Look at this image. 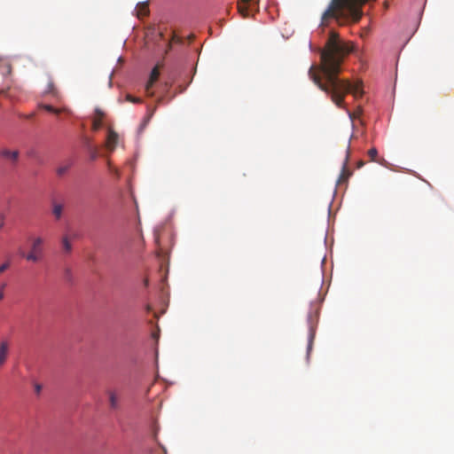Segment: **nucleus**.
<instances>
[{
	"instance_id": "f03ea898",
	"label": "nucleus",
	"mask_w": 454,
	"mask_h": 454,
	"mask_svg": "<svg viewBox=\"0 0 454 454\" xmlns=\"http://www.w3.org/2000/svg\"><path fill=\"white\" fill-rule=\"evenodd\" d=\"M44 239L42 237H35L31 239L30 251L27 254H23L27 261L37 262L42 260L43 255Z\"/></svg>"
},
{
	"instance_id": "412c9836",
	"label": "nucleus",
	"mask_w": 454,
	"mask_h": 454,
	"mask_svg": "<svg viewBox=\"0 0 454 454\" xmlns=\"http://www.w3.org/2000/svg\"><path fill=\"white\" fill-rule=\"evenodd\" d=\"M6 283H2L0 285V301H2L4 298V288L6 287Z\"/></svg>"
},
{
	"instance_id": "5701e85b",
	"label": "nucleus",
	"mask_w": 454,
	"mask_h": 454,
	"mask_svg": "<svg viewBox=\"0 0 454 454\" xmlns=\"http://www.w3.org/2000/svg\"><path fill=\"white\" fill-rule=\"evenodd\" d=\"M313 339H314V333L311 331L310 334H309V339L308 352H309L310 349L312 348Z\"/></svg>"
},
{
	"instance_id": "0eeeda50",
	"label": "nucleus",
	"mask_w": 454,
	"mask_h": 454,
	"mask_svg": "<svg viewBox=\"0 0 454 454\" xmlns=\"http://www.w3.org/2000/svg\"><path fill=\"white\" fill-rule=\"evenodd\" d=\"M20 153L17 150L12 151L7 148L0 150V157L10 160L12 163H16L19 159Z\"/></svg>"
},
{
	"instance_id": "9d476101",
	"label": "nucleus",
	"mask_w": 454,
	"mask_h": 454,
	"mask_svg": "<svg viewBox=\"0 0 454 454\" xmlns=\"http://www.w3.org/2000/svg\"><path fill=\"white\" fill-rule=\"evenodd\" d=\"M46 94H51L52 97L56 98H59V92L57 87L55 86L54 81L51 75L48 77L47 88L45 90Z\"/></svg>"
},
{
	"instance_id": "f3484780",
	"label": "nucleus",
	"mask_w": 454,
	"mask_h": 454,
	"mask_svg": "<svg viewBox=\"0 0 454 454\" xmlns=\"http://www.w3.org/2000/svg\"><path fill=\"white\" fill-rule=\"evenodd\" d=\"M126 100L131 103L138 104L142 102V99L140 98L133 97L130 94L126 95Z\"/></svg>"
},
{
	"instance_id": "423d86ee",
	"label": "nucleus",
	"mask_w": 454,
	"mask_h": 454,
	"mask_svg": "<svg viewBox=\"0 0 454 454\" xmlns=\"http://www.w3.org/2000/svg\"><path fill=\"white\" fill-rule=\"evenodd\" d=\"M348 157H349V146H348V150H347V155H346V160H345V162L343 164V167H342V170H341V173L340 175V177L338 179V184H340L342 183H346L348 179V177L352 175V172L348 169Z\"/></svg>"
},
{
	"instance_id": "20e7f679",
	"label": "nucleus",
	"mask_w": 454,
	"mask_h": 454,
	"mask_svg": "<svg viewBox=\"0 0 454 454\" xmlns=\"http://www.w3.org/2000/svg\"><path fill=\"white\" fill-rule=\"evenodd\" d=\"M160 76V65H157L154 67L150 74L149 80L147 83L145 84V91L149 96H153V93L151 92V90L154 83L157 82Z\"/></svg>"
},
{
	"instance_id": "b1692460",
	"label": "nucleus",
	"mask_w": 454,
	"mask_h": 454,
	"mask_svg": "<svg viewBox=\"0 0 454 454\" xmlns=\"http://www.w3.org/2000/svg\"><path fill=\"white\" fill-rule=\"evenodd\" d=\"M34 387H35V392L37 395H39V394L41 393V391H42V385H40V384L36 383V384H35V386H34Z\"/></svg>"
},
{
	"instance_id": "dca6fc26",
	"label": "nucleus",
	"mask_w": 454,
	"mask_h": 454,
	"mask_svg": "<svg viewBox=\"0 0 454 454\" xmlns=\"http://www.w3.org/2000/svg\"><path fill=\"white\" fill-rule=\"evenodd\" d=\"M251 4H244L242 2L238 4V10L240 15H242L244 18L249 17V6Z\"/></svg>"
},
{
	"instance_id": "c85d7f7f",
	"label": "nucleus",
	"mask_w": 454,
	"mask_h": 454,
	"mask_svg": "<svg viewBox=\"0 0 454 454\" xmlns=\"http://www.w3.org/2000/svg\"><path fill=\"white\" fill-rule=\"evenodd\" d=\"M3 225H4V223H1V224H0V228H2V227H3Z\"/></svg>"
},
{
	"instance_id": "2eb2a0df",
	"label": "nucleus",
	"mask_w": 454,
	"mask_h": 454,
	"mask_svg": "<svg viewBox=\"0 0 454 454\" xmlns=\"http://www.w3.org/2000/svg\"><path fill=\"white\" fill-rule=\"evenodd\" d=\"M62 249L65 254H70L72 251V245L69 237L65 235L61 239Z\"/></svg>"
},
{
	"instance_id": "6e6552de",
	"label": "nucleus",
	"mask_w": 454,
	"mask_h": 454,
	"mask_svg": "<svg viewBox=\"0 0 454 454\" xmlns=\"http://www.w3.org/2000/svg\"><path fill=\"white\" fill-rule=\"evenodd\" d=\"M118 143V134L112 129H108V134L106 140V146L108 150L114 151Z\"/></svg>"
},
{
	"instance_id": "bb28decb",
	"label": "nucleus",
	"mask_w": 454,
	"mask_h": 454,
	"mask_svg": "<svg viewBox=\"0 0 454 454\" xmlns=\"http://www.w3.org/2000/svg\"><path fill=\"white\" fill-rule=\"evenodd\" d=\"M160 35L161 38H163V34L161 32L160 33Z\"/></svg>"
},
{
	"instance_id": "393cba45",
	"label": "nucleus",
	"mask_w": 454,
	"mask_h": 454,
	"mask_svg": "<svg viewBox=\"0 0 454 454\" xmlns=\"http://www.w3.org/2000/svg\"><path fill=\"white\" fill-rule=\"evenodd\" d=\"M240 2H242L244 4H252L254 0H240Z\"/></svg>"
},
{
	"instance_id": "f257e3e1",
	"label": "nucleus",
	"mask_w": 454,
	"mask_h": 454,
	"mask_svg": "<svg viewBox=\"0 0 454 454\" xmlns=\"http://www.w3.org/2000/svg\"><path fill=\"white\" fill-rule=\"evenodd\" d=\"M351 51L352 46L340 40L335 31H331L325 47L320 49V64L312 65L309 70L313 82L342 109H345L344 98L348 93H352L356 98L364 94L360 81L352 83L348 79L339 77L344 59Z\"/></svg>"
},
{
	"instance_id": "f8f14e48",
	"label": "nucleus",
	"mask_w": 454,
	"mask_h": 454,
	"mask_svg": "<svg viewBox=\"0 0 454 454\" xmlns=\"http://www.w3.org/2000/svg\"><path fill=\"white\" fill-rule=\"evenodd\" d=\"M73 160H68L61 163L56 169V173L59 176H63L72 167Z\"/></svg>"
},
{
	"instance_id": "4468645a",
	"label": "nucleus",
	"mask_w": 454,
	"mask_h": 454,
	"mask_svg": "<svg viewBox=\"0 0 454 454\" xmlns=\"http://www.w3.org/2000/svg\"><path fill=\"white\" fill-rule=\"evenodd\" d=\"M39 107L46 110L49 113H53L55 114H59L60 113H64L67 111L65 108H56V107L52 106L51 105H47V104H41V105H39Z\"/></svg>"
},
{
	"instance_id": "6ab92c4d",
	"label": "nucleus",
	"mask_w": 454,
	"mask_h": 454,
	"mask_svg": "<svg viewBox=\"0 0 454 454\" xmlns=\"http://www.w3.org/2000/svg\"><path fill=\"white\" fill-rule=\"evenodd\" d=\"M11 262L9 261L4 262L0 265V274L4 272L6 270L10 268Z\"/></svg>"
},
{
	"instance_id": "a211bd4d",
	"label": "nucleus",
	"mask_w": 454,
	"mask_h": 454,
	"mask_svg": "<svg viewBox=\"0 0 454 454\" xmlns=\"http://www.w3.org/2000/svg\"><path fill=\"white\" fill-rule=\"evenodd\" d=\"M377 155H378V151L376 148L373 147L368 151V156L370 157L371 160L375 161Z\"/></svg>"
},
{
	"instance_id": "cd10ccee",
	"label": "nucleus",
	"mask_w": 454,
	"mask_h": 454,
	"mask_svg": "<svg viewBox=\"0 0 454 454\" xmlns=\"http://www.w3.org/2000/svg\"><path fill=\"white\" fill-rule=\"evenodd\" d=\"M135 204H136V207H138V205L137 204V202H136V201H135ZM137 209H138V208H137Z\"/></svg>"
},
{
	"instance_id": "a878e982",
	"label": "nucleus",
	"mask_w": 454,
	"mask_h": 454,
	"mask_svg": "<svg viewBox=\"0 0 454 454\" xmlns=\"http://www.w3.org/2000/svg\"><path fill=\"white\" fill-rule=\"evenodd\" d=\"M113 171H114L116 175H118V170H117L116 168L113 169Z\"/></svg>"
},
{
	"instance_id": "39448f33",
	"label": "nucleus",
	"mask_w": 454,
	"mask_h": 454,
	"mask_svg": "<svg viewBox=\"0 0 454 454\" xmlns=\"http://www.w3.org/2000/svg\"><path fill=\"white\" fill-rule=\"evenodd\" d=\"M10 353V343L7 340L0 341V368L6 363Z\"/></svg>"
},
{
	"instance_id": "1a4fd4ad",
	"label": "nucleus",
	"mask_w": 454,
	"mask_h": 454,
	"mask_svg": "<svg viewBox=\"0 0 454 454\" xmlns=\"http://www.w3.org/2000/svg\"><path fill=\"white\" fill-rule=\"evenodd\" d=\"M64 211V205L53 200L51 202V213L55 220L59 221L61 219Z\"/></svg>"
},
{
	"instance_id": "aec40b11",
	"label": "nucleus",
	"mask_w": 454,
	"mask_h": 454,
	"mask_svg": "<svg viewBox=\"0 0 454 454\" xmlns=\"http://www.w3.org/2000/svg\"><path fill=\"white\" fill-rule=\"evenodd\" d=\"M88 153H90L92 160L97 158L96 150L87 146V154Z\"/></svg>"
},
{
	"instance_id": "ddd939ff",
	"label": "nucleus",
	"mask_w": 454,
	"mask_h": 454,
	"mask_svg": "<svg viewBox=\"0 0 454 454\" xmlns=\"http://www.w3.org/2000/svg\"><path fill=\"white\" fill-rule=\"evenodd\" d=\"M108 396H109V404H110L111 409H113V410L118 409L119 408V397H118L117 394L114 391H110L108 393Z\"/></svg>"
},
{
	"instance_id": "4be33fe9",
	"label": "nucleus",
	"mask_w": 454,
	"mask_h": 454,
	"mask_svg": "<svg viewBox=\"0 0 454 454\" xmlns=\"http://www.w3.org/2000/svg\"><path fill=\"white\" fill-rule=\"evenodd\" d=\"M180 42H181V39L177 35L173 34L171 41L168 43V49L171 48V43H180Z\"/></svg>"
},
{
	"instance_id": "9b49d317",
	"label": "nucleus",
	"mask_w": 454,
	"mask_h": 454,
	"mask_svg": "<svg viewBox=\"0 0 454 454\" xmlns=\"http://www.w3.org/2000/svg\"><path fill=\"white\" fill-rule=\"evenodd\" d=\"M137 15L139 19H143L149 14V6L147 2L138 3L137 5Z\"/></svg>"
},
{
	"instance_id": "7ed1b4c3",
	"label": "nucleus",
	"mask_w": 454,
	"mask_h": 454,
	"mask_svg": "<svg viewBox=\"0 0 454 454\" xmlns=\"http://www.w3.org/2000/svg\"><path fill=\"white\" fill-rule=\"evenodd\" d=\"M105 119H106L105 112L100 108H96L94 111V114L91 117V121H92L91 129L93 131L99 130L105 123Z\"/></svg>"
}]
</instances>
